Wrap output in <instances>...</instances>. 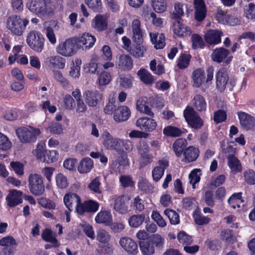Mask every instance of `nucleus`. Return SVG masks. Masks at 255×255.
<instances>
[{"label":"nucleus","mask_w":255,"mask_h":255,"mask_svg":"<svg viewBox=\"0 0 255 255\" xmlns=\"http://www.w3.org/2000/svg\"><path fill=\"white\" fill-rule=\"evenodd\" d=\"M151 40L154 45V47L158 49H161L165 46V37L162 33H150Z\"/></svg>","instance_id":"473e14b6"},{"label":"nucleus","mask_w":255,"mask_h":255,"mask_svg":"<svg viewBox=\"0 0 255 255\" xmlns=\"http://www.w3.org/2000/svg\"><path fill=\"white\" fill-rule=\"evenodd\" d=\"M195 18L198 21H202L206 15V9L203 0H194Z\"/></svg>","instance_id":"a211bd4d"},{"label":"nucleus","mask_w":255,"mask_h":255,"mask_svg":"<svg viewBox=\"0 0 255 255\" xmlns=\"http://www.w3.org/2000/svg\"><path fill=\"white\" fill-rule=\"evenodd\" d=\"M152 6L155 11L161 13L166 9L167 4L165 0H152Z\"/></svg>","instance_id":"c03bdc74"},{"label":"nucleus","mask_w":255,"mask_h":255,"mask_svg":"<svg viewBox=\"0 0 255 255\" xmlns=\"http://www.w3.org/2000/svg\"><path fill=\"white\" fill-rule=\"evenodd\" d=\"M100 178L97 177L89 183L88 188L94 193L100 194L101 193V191L100 189Z\"/></svg>","instance_id":"4d7b16f0"},{"label":"nucleus","mask_w":255,"mask_h":255,"mask_svg":"<svg viewBox=\"0 0 255 255\" xmlns=\"http://www.w3.org/2000/svg\"><path fill=\"white\" fill-rule=\"evenodd\" d=\"M36 156L41 161L47 163L53 162L56 160V152L55 151H50L49 154L47 153V156L45 154V150L43 145L38 144L36 149Z\"/></svg>","instance_id":"4468645a"},{"label":"nucleus","mask_w":255,"mask_h":255,"mask_svg":"<svg viewBox=\"0 0 255 255\" xmlns=\"http://www.w3.org/2000/svg\"><path fill=\"white\" fill-rule=\"evenodd\" d=\"M111 80V76L109 73L103 71L100 73L98 77L99 83L100 86L107 85Z\"/></svg>","instance_id":"052dcab7"},{"label":"nucleus","mask_w":255,"mask_h":255,"mask_svg":"<svg viewBox=\"0 0 255 255\" xmlns=\"http://www.w3.org/2000/svg\"><path fill=\"white\" fill-rule=\"evenodd\" d=\"M53 77L63 87H67L69 85V81L65 78L62 73L58 70H53Z\"/></svg>","instance_id":"603ef678"},{"label":"nucleus","mask_w":255,"mask_h":255,"mask_svg":"<svg viewBox=\"0 0 255 255\" xmlns=\"http://www.w3.org/2000/svg\"><path fill=\"white\" fill-rule=\"evenodd\" d=\"M184 117L189 126L194 129H199L203 126V121L193 108L187 107L183 112Z\"/></svg>","instance_id":"39448f33"},{"label":"nucleus","mask_w":255,"mask_h":255,"mask_svg":"<svg viewBox=\"0 0 255 255\" xmlns=\"http://www.w3.org/2000/svg\"><path fill=\"white\" fill-rule=\"evenodd\" d=\"M13 245H17V243L12 236L3 237L0 240V246L2 247L11 248V246Z\"/></svg>","instance_id":"5fc2aeb1"},{"label":"nucleus","mask_w":255,"mask_h":255,"mask_svg":"<svg viewBox=\"0 0 255 255\" xmlns=\"http://www.w3.org/2000/svg\"><path fill=\"white\" fill-rule=\"evenodd\" d=\"M193 104L196 109L199 112L205 111L206 109V103L203 97L197 95L193 99Z\"/></svg>","instance_id":"79ce46f5"},{"label":"nucleus","mask_w":255,"mask_h":255,"mask_svg":"<svg viewBox=\"0 0 255 255\" xmlns=\"http://www.w3.org/2000/svg\"><path fill=\"white\" fill-rule=\"evenodd\" d=\"M245 13L248 19H255V4L252 2L250 3L245 9Z\"/></svg>","instance_id":"338daca9"},{"label":"nucleus","mask_w":255,"mask_h":255,"mask_svg":"<svg viewBox=\"0 0 255 255\" xmlns=\"http://www.w3.org/2000/svg\"><path fill=\"white\" fill-rule=\"evenodd\" d=\"M39 128L30 127L29 128L22 127L17 128L16 133L22 143L35 142L37 136L40 134Z\"/></svg>","instance_id":"f03ea898"},{"label":"nucleus","mask_w":255,"mask_h":255,"mask_svg":"<svg viewBox=\"0 0 255 255\" xmlns=\"http://www.w3.org/2000/svg\"><path fill=\"white\" fill-rule=\"evenodd\" d=\"M222 32L217 30H210L205 35V40L207 43L211 44H217L221 42V36Z\"/></svg>","instance_id":"b1692460"},{"label":"nucleus","mask_w":255,"mask_h":255,"mask_svg":"<svg viewBox=\"0 0 255 255\" xmlns=\"http://www.w3.org/2000/svg\"><path fill=\"white\" fill-rule=\"evenodd\" d=\"M28 23L27 19H22L18 16H12L7 19V27L14 34L21 35Z\"/></svg>","instance_id":"7ed1b4c3"},{"label":"nucleus","mask_w":255,"mask_h":255,"mask_svg":"<svg viewBox=\"0 0 255 255\" xmlns=\"http://www.w3.org/2000/svg\"><path fill=\"white\" fill-rule=\"evenodd\" d=\"M137 75L140 80L145 84L151 85L154 82V78L152 75L146 70L141 69L137 72Z\"/></svg>","instance_id":"4c0bfd02"},{"label":"nucleus","mask_w":255,"mask_h":255,"mask_svg":"<svg viewBox=\"0 0 255 255\" xmlns=\"http://www.w3.org/2000/svg\"><path fill=\"white\" fill-rule=\"evenodd\" d=\"M98 56L96 54H93L91 56L90 62L87 64V67L89 72L92 74L96 73L98 68L97 61Z\"/></svg>","instance_id":"8fccbe9b"},{"label":"nucleus","mask_w":255,"mask_h":255,"mask_svg":"<svg viewBox=\"0 0 255 255\" xmlns=\"http://www.w3.org/2000/svg\"><path fill=\"white\" fill-rule=\"evenodd\" d=\"M192 79L193 87L196 88L200 87L205 81L204 71L201 68L196 69L192 73Z\"/></svg>","instance_id":"cd10ccee"},{"label":"nucleus","mask_w":255,"mask_h":255,"mask_svg":"<svg viewBox=\"0 0 255 255\" xmlns=\"http://www.w3.org/2000/svg\"><path fill=\"white\" fill-rule=\"evenodd\" d=\"M110 239L109 233L104 229H99L97 233V239L101 243H107Z\"/></svg>","instance_id":"13d9d810"},{"label":"nucleus","mask_w":255,"mask_h":255,"mask_svg":"<svg viewBox=\"0 0 255 255\" xmlns=\"http://www.w3.org/2000/svg\"><path fill=\"white\" fill-rule=\"evenodd\" d=\"M79 49L76 37L69 38L64 42L59 44L57 48V52L66 57L73 55Z\"/></svg>","instance_id":"20e7f679"},{"label":"nucleus","mask_w":255,"mask_h":255,"mask_svg":"<svg viewBox=\"0 0 255 255\" xmlns=\"http://www.w3.org/2000/svg\"><path fill=\"white\" fill-rule=\"evenodd\" d=\"M137 45L133 48L130 53L135 57L139 58L143 57L146 50L145 48L141 44H136Z\"/></svg>","instance_id":"bf43d9fd"},{"label":"nucleus","mask_w":255,"mask_h":255,"mask_svg":"<svg viewBox=\"0 0 255 255\" xmlns=\"http://www.w3.org/2000/svg\"><path fill=\"white\" fill-rule=\"evenodd\" d=\"M106 139L104 141V145L108 149H116L120 144L121 140L112 137L109 133H106Z\"/></svg>","instance_id":"72a5a7b5"},{"label":"nucleus","mask_w":255,"mask_h":255,"mask_svg":"<svg viewBox=\"0 0 255 255\" xmlns=\"http://www.w3.org/2000/svg\"><path fill=\"white\" fill-rule=\"evenodd\" d=\"M164 214L167 216L171 224L176 225L179 223V215L175 211L171 209H166L164 211Z\"/></svg>","instance_id":"de8ad7c7"},{"label":"nucleus","mask_w":255,"mask_h":255,"mask_svg":"<svg viewBox=\"0 0 255 255\" xmlns=\"http://www.w3.org/2000/svg\"><path fill=\"white\" fill-rule=\"evenodd\" d=\"M169 163L166 160L159 161V165L154 167L152 172L153 179L157 182L159 181L164 174V170L168 166Z\"/></svg>","instance_id":"412c9836"},{"label":"nucleus","mask_w":255,"mask_h":255,"mask_svg":"<svg viewBox=\"0 0 255 255\" xmlns=\"http://www.w3.org/2000/svg\"><path fill=\"white\" fill-rule=\"evenodd\" d=\"M177 239L179 242L183 245H189L192 242V238L184 232H180L177 235Z\"/></svg>","instance_id":"680f3d73"},{"label":"nucleus","mask_w":255,"mask_h":255,"mask_svg":"<svg viewBox=\"0 0 255 255\" xmlns=\"http://www.w3.org/2000/svg\"><path fill=\"white\" fill-rule=\"evenodd\" d=\"M240 123L242 127L246 129H249L255 126V119L250 115L243 112L238 113Z\"/></svg>","instance_id":"2eb2a0df"},{"label":"nucleus","mask_w":255,"mask_h":255,"mask_svg":"<svg viewBox=\"0 0 255 255\" xmlns=\"http://www.w3.org/2000/svg\"><path fill=\"white\" fill-rule=\"evenodd\" d=\"M12 144L8 137L0 132V150L6 151L11 147Z\"/></svg>","instance_id":"09e8293b"},{"label":"nucleus","mask_w":255,"mask_h":255,"mask_svg":"<svg viewBox=\"0 0 255 255\" xmlns=\"http://www.w3.org/2000/svg\"><path fill=\"white\" fill-rule=\"evenodd\" d=\"M199 150L197 148L190 146L186 148L183 152L185 157L184 161L186 162H193L199 156Z\"/></svg>","instance_id":"bb28decb"},{"label":"nucleus","mask_w":255,"mask_h":255,"mask_svg":"<svg viewBox=\"0 0 255 255\" xmlns=\"http://www.w3.org/2000/svg\"><path fill=\"white\" fill-rule=\"evenodd\" d=\"M27 43L31 49L41 52L44 48V38L42 34L36 31H31L27 37Z\"/></svg>","instance_id":"423d86ee"},{"label":"nucleus","mask_w":255,"mask_h":255,"mask_svg":"<svg viewBox=\"0 0 255 255\" xmlns=\"http://www.w3.org/2000/svg\"><path fill=\"white\" fill-rule=\"evenodd\" d=\"M216 18L219 22L231 26H236L240 23V20L238 18L234 16L227 15L226 12L220 9L218 10Z\"/></svg>","instance_id":"9b49d317"},{"label":"nucleus","mask_w":255,"mask_h":255,"mask_svg":"<svg viewBox=\"0 0 255 255\" xmlns=\"http://www.w3.org/2000/svg\"><path fill=\"white\" fill-rule=\"evenodd\" d=\"M136 126L142 130L146 132H151L155 129L157 123L152 118L142 117L137 119L136 122Z\"/></svg>","instance_id":"1a4fd4ad"},{"label":"nucleus","mask_w":255,"mask_h":255,"mask_svg":"<svg viewBox=\"0 0 255 255\" xmlns=\"http://www.w3.org/2000/svg\"><path fill=\"white\" fill-rule=\"evenodd\" d=\"M76 40L79 49L83 48V46L89 49L93 46L96 41L95 37L88 33H84L81 36L76 37Z\"/></svg>","instance_id":"dca6fc26"},{"label":"nucleus","mask_w":255,"mask_h":255,"mask_svg":"<svg viewBox=\"0 0 255 255\" xmlns=\"http://www.w3.org/2000/svg\"><path fill=\"white\" fill-rule=\"evenodd\" d=\"M130 197L121 195L115 198L113 203L114 209L120 214H125L128 212V204Z\"/></svg>","instance_id":"6e6552de"},{"label":"nucleus","mask_w":255,"mask_h":255,"mask_svg":"<svg viewBox=\"0 0 255 255\" xmlns=\"http://www.w3.org/2000/svg\"><path fill=\"white\" fill-rule=\"evenodd\" d=\"M42 239L47 242L54 245H56L57 240L56 239L55 235L49 229L44 230L41 235Z\"/></svg>","instance_id":"49530a36"},{"label":"nucleus","mask_w":255,"mask_h":255,"mask_svg":"<svg viewBox=\"0 0 255 255\" xmlns=\"http://www.w3.org/2000/svg\"><path fill=\"white\" fill-rule=\"evenodd\" d=\"M139 246L143 255H152L154 253L153 245L148 241H139Z\"/></svg>","instance_id":"e433bc0d"},{"label":"nucleus","mask_w":255,"mask_h":255,"mask_svg":"<svg viewBox=\"0 0 255 255\" xmlns=\"http://www.w3.org/2000/svg\"><path fill=\"white\" fill-rule=\"evenodd\" d=\"M216 80L218 90L220 92L224 91L229 81L228 74L225 68L219 70L216 75Z\"/></svg>","instance_id":"f8f14e48"},{"label":"nucleus","mask_w":255,"mask_h":255,"mask_svg":"<svg viewBox=\"0 0 255 255\" xmlns=\"http://www.w3.org/2000/svg\"><path fill=\"white\" fill-rule=\"evenodd\" d=\"M6 200L7 205L9 207L15 206L22 202V192L19 191L12 190L9 192Z\"/></svg>","instance_id":"4be33fe9"},{"label":"nucleus","mask_w":255,"mask_h":255,"mask_svg":"<svg viewBox=\"0 0 255 255\" xmlns=\"http://www.w3.org/2000/svg\"><path fill=\"white\" fill-rule=\"evenodd\" d=\"M136 109L141 113L148 115L149 117H153L154 113L151 109L146 105L145 100L141 98L136 101Z\"/></svg>","instance_id":"f704fd0d"},{"label":"nucleus","mask_w":255,"mask_h":255,"mask_svg":"<svg viewBox=\"0 0 255 255\" xmlns=\"http://www.w3.org/2000/svg\"><path fill=\"white\" fill-rule=\"evenodd\" d=\"M186 144V140L183 138H179L173 142L172 148L177 156H181Z\"/></svg>","instance_id":"ea45409f"},{"label":"nucleus","mask_w":255,"mask_h":255,"mask_svg":"<svg viewBox=\"0 0 255 255\" xmlns=\"http://www.w3.org/2000/svg\"><path fill=\"white\" fill-rule=\"evenodd\" d=\"M245 181L251 185L255 184V172L252 170H249L244 173Z\"/></svg>","instance_id":"774afa93"},{"label":"nucleus","mask_w":255,"mask_h":255,"mask_svg":"<svg viewBox=\"0 0 255 255\" xmlns=\"http://www.w3.org/2000/svg\"><path fill=\"white\" fill-rule=\"evenodd\" d=\"M201 174L200 170L197 169L192 170L189 174L190 182L192 184L193 189L195 188V184L199 182L200 180V175Z\"/></svg>","instance_id":"864d4df0"},{"label":"nucleus","mask_w":255,"mask_h":255,"mask_svg":"<svg viewBox=\"0 0 255 255\" xmlns=\"http://www.w3.org/2000/svg\"><path fill=\"white\" fill-rule=\"evenodd\" d=\"M108 26L107 17L101 14L97 15L93 21L92 26L98 31H103Z\"/></svg>","instance_id":"393cba45"},{"label":"nucleus","mask_w":255,"mask_h":255,"mask_svg":"<svg viewBox=\"0 0 255 255\" xmlns=\"http://www.w3.org/2000/svg\"><path fill=\"white\" fill-rule=\"evenodd\" d=\"M192 47L195 49L198 48H202L205 46V43L202 38L197 34L192 36Z\"/></svg>","instance_id":"3c124183"},{"label":"nucleus","mask_w":255,"mask_h":255,"mask_svg":"<svg viewBox=\"0 0 255 255\" xmlns=\"http://www.w3.org/2000/svg\"><path fill=\"white\" fill-rule=\"evenodd\" d=\"M84 97L86 103L91 107H95L102 95L97 91H87L84 93Z\"/></svg>","instance_id":"6ab92c4d"},{"label":"nucleus","mask_w":255,"mask_h":255,"mask_svg":"<svg viewBox=\"0 0 255 255\" xmlns=\"http://www.w3.org/2000/svg\"><path fill=\"white\" fill-rule=\"evenodd\" d=\"M28 187L30 192L34 196H40L45 191L43 178L37 173H31L28 177Z\"/></svg>","instance_id":"f257e3e1"},{"label":"nucleus","mask_w":255,"mask_h":255,"mask_svg":"<svg viewBox=\"0 0 255 255\" xmlns=\"http://www.w3.org/2000/svg\"><path fill=\"white\" fill-rule=\"evenodd\" d=\"M119 68L124 71H128L133 66V60L128 55H121L118 62Z\"/></svg>","instance_id":"5701e85b"},{"label":"nucleus","mask_w":255,"mask_h":255,"mask_svg":"<svg viewBox=\"0 0 255 255\" xmlns=\"http://www.w3.org/2000/svg\"><path fill=\"white\" fill-rule=\"evenodd\" d=\"M96 223L110 225L112 222V216L110 212L107 211L100 212L95 217Z\"/></svg>","instance_id":"7c9ffc66"},{"label":"nucleus","mask_w":255,"mask_h":255,"mask_svg":"<svg viewBox=\"0 0 255 255\" xmlns=\"http://www.w3.org/2000/svg\"><path fill=\"white\" fill-rule=\"evenodd\" d=\"M50 65L58 69H63L65 65V59L59 55L51 56L47 58Z\"/></svg>","instance_id":"2f4dec72"},{"label":"nucleus","mask_w":255,"mask_h":255,"mask_svg":"<svg viewBox=\"0 0 255 255\" xmlns=\"http://www.w3.org/2000/svg\"><path fill=\"white\" fill-rule=\"evenodd\" d=\"M145 220V216L143 214L134 215L131 216L129 220V225L133 228H137L139 227L144 222Z\"/></svg>","instance_id":"37998d69"},{"label":"nucleus","mask_w":255,"mask_h":255,"mask_svg":"<svg viewBox=\"0 0 255 255\" xmlns=\"http://www.w3.org/2000/svg\"><path fill=\"white\" fill-rule=\"evenodd\" d=\"M163 133L168 136L178 137L181 136L184 131L179 128L173 126H167L163 129Z\"/></svg>","instance_id":"a19ab883"},{"label":"nucleus","mask_w":255,"mask_h":255,"mask_svg":"<svg viewBox=\"0 0 255 255\" xmlns=\"http://www.w3.org/2000/svg\"><path fill=\"white\" fill-rule=\"evenodd\" d=\"M28 9L37 15H44L47 11V5L44 0H32L26 5Z\"/></svg>","instance_id":"0eeeda50"},{"label":"nucleus","mask_w":255,"mask_h":255,"mask_svg":"<svg viewBox=\"0 0 255 255\" xmlns=\"http://www.w3.org/2000/svg\"><path fill=\"white\" fill-rule=\"evenodd\" d=\"M56 185L58 188L63 189L66 188L69 185L67 177L62 173H58L55 177Z\"/></svg>","instance_id":"a18cd8bd"},{"label":"nucleus","mask_w":255,"mask_h":255,"mask_svg":"<svg viewBox=\"0 0 255 255\" xmlns=\"http://www.w3.org/2000/svg\"><path fill=\"white\" fill-rule=\"evenodd\" d=\"M130 116L129 109L125 106L118 107L114 113V119L117 122L126 121Z\"/></svg>","instance_id":"ddd939ff"},{"label":"nucleus","mask_w":255,"mask_h":255,"mask_svg":"<svg viewBox=\"0 0 255 255\" xmlns=\"http://www.w3.org/2000/svg\"><path fill=\"white\" fill-rule=\"evenodd\" d=\"M132 39L136 44H141L143 42L142 32L140 26V22L137 19H134L131 23Z\"/></svg>","instance_id":"f3484780"},{"label":"nucleus","mask_w":255,"mask_h":255,"mask_svg":"<svg viewBox=\"0 0 255 255\" xmlns=\"http://www.w3.org/2000/svg\"><path fill=\"white\" fill-rule=\"evenodd\" d=\"M88 7L95 11H99L102 7L101 0H85Z\"/></svg>","instance_id":"69168bd1"},{"label":"nucleus","mask_w":255,"mask_h":255,"mask_svg":"<svg viewBox=\"0 0 255 255\" xmlns=\"http://www.w3.org/2000/svg\"><path fill=\"white\" fill-rule=\"evenodd\" d=\"M173 29L174 34L179 37L188 36L191 33L190 29L178 20L174 23Z\"/></svg>","instance_id":"a878e982"},{"label":"nucleus","mask_w":255,"mask_h":255,"mask_svg":"<svg viewBox=\"0 0 255 255\" xmlns=\"http://www.w3.org/2000/svg\"><path fill=\"white\" fill-rule=\"evenodd\" d=\"M150 69L154 74L161 75L164 73V67L161 64H158L156 67L155 60H152L150 62Z\"/></svg>","instance_id":"0e129e2a"},{"label":"nucleus","mask_w":255,"mask_h":255,"mask_svg":"<svg viewBox=\"0 0 255 255\" xmlns=\"http://www.w3.org/2000/svg\"><path fill=\"white\" fill-rule=\"evenodd\" d=\"M228 165L232 172L237 173L242 171V167L240 160L234 155H227Z\"/></svg>","instance_id":"c85d7f7f"},{"label":"nucleus","mask_w":255,"mask_h":255,"mask_svg":"<svg viewBox=\"0 0 255 255\" xmlns=\"http://www.w3.org/2000/svg\"><path fill=\"white\" fill-rule=\"evenodd\" d=\"M80 201V197L76 193H69L64 197V204L70 212L73 210Z\"/></svg>","instance_id":"aec40b11"},{"label":"nucleus","mask_w":255,"mask_h":255,"mask_svg":"<svg viewBox=\"0 0 255 255\" xmlns=\"http://www.w3.org/2000/svg\"><path fill=\"white\" fill-rule=\"evenodd\" d=\"M230 51L223 47L215 49L211 55L212 59L218 63H221L229 54Z\"/></svg>","instance_id":"c756f323"},{"label":"nucleus","mask_w":255,"mask_h":255,"mask_svg":"<svg viewBox=\"0 0 255 255\" xmlns=\"http://www.w3.org/2000/svg\"><path fill=\"white\" fill-rule=\"evenodd\" d=\"M10 167L14 172L19 176L23 175L24 173V166L18 161H12L10 163Z\"/></svg>","instance_id":"6e6d98bb"},{"label":"nucleus","mask_w":255,"mask_h":255,"mask_svg":"<svg viewBox=\"0 0 255 255\" xmlns=\"http://www.w3.org/2000/svg\"><path fill=\"white\" fill-rule=\"evenodd\" d=\"M137 148L139 153L141 155L142 158L145 160L144 164L149 163L151 161V158L148 153L149 149L148 145L145 142H141L139 144Z\"/></svg>","instance_id":"c9c22d12"},{"label":"nucleus","mask_w":255,"mask_h":255,"mask_svg":"<svg viewBox=\"0 0 255 255\" xmlns=\"http://www.w3.org/2000/svg\"><path fill=\"white\" fill-rule=\"evenodd\" d=\"M150 69L154 74L161 75L164 73V67L161 64H158L156 67L155 60H152L150 62Z\"/></svg>","instance_id":"e2e57ef3"},{"label":"nucleus","mask_w":255,"mask_h":255,"mask_svg":"<svg viewBox=\"0 0 255 255\" xmlns=\"http://www.w3.org/2000/svg\"><path fill=\"white\" fill-rule=\"evenodd\" d=\"M120 244L129 255H136L138 253L137 245L131 238H122L120 240Z\"/></svg>","instance_id":"9d476101"},{"label":"nucleus","mask_w":255,"mask_h":255,"mask_svg":"<svg viewBox=\"0 0 255 255\" xmlns=\"http://www.w3.org/2000/svg\"><path fill=\"white\" fill-rule=\"evenodd\" d=\"M93 167V162L90 158H85L82 160L78 167L80 173H87L89 172Z\"/></svg>","instance_id":"58836bf2"}]
</instances>
